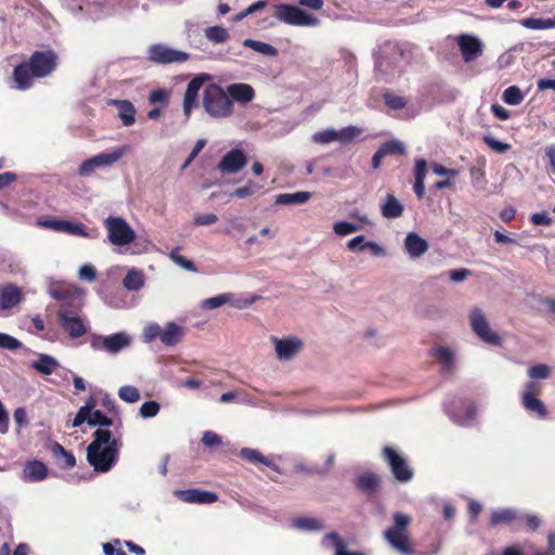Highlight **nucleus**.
Segmentation results:
<instances>
[{"label": "nucleus", "mask_w": 555, "mask_h": 555, "mask_svg": "<svg viewBox=\"0 0 555 555\" xmlns=\"http://www.w3.org/2000/svg\"><path fill=\"white\" fill-rule=\"evenodd\" d=\"M379 485V478L376 474L367 473L361 475L357 480V486L363 492L374 493Z\"/></svg>", "instance_id": "obj_34"}, {"label": "nucleus", "mask_w": 555, "mask_h": 555, "mask_svg": "<svg viewBox=\"0 0 555 555\" xmlns=\"http://www.w3.org/2000/svg\"><path fill=\"white\" fill-rule=\"evenodd\" d=\"M430 353L443 364L444 369H450L454 362V352L448 347H435Z\"/></svg>", "instance_id": "obj_40"}, {"label": "nucleus", "mask_w": 555, "mask_h": 555, "mask_svg": "<svg viewBox=\"0 0 555 555\" xmlns=\"http://www.w3.org/2000/svg\"><path fill=\"white\" fill-rule=\"evenodd\" d=\"M160 405L156 401L144 402L139 410V414L142 418H151L158 414Z\"/></svg>", "instance_id": "obj_54"}, {"label": "nucleus", "mask_w": 555, "mask_h": 555, "mask_svg": "<svg viewBox=\"0 0 555 555\" xmlns=\"http://www.w3.org/2000/svg\"><path fill=\"white\" fill-rule=\"evenodd\" d=\"M524 93L517 86H511L503 91L502 100L507 105L516 106L524 101Z\"/></svg>", "instance_id": "obj_43"}, {"label": "nucleus", "mask_w": 555, "mask_h": 555, "mask_svg": "<svg viewBox=\"0 0 555 555\" xmlns=\"http://www.w3.org/2000/svg\"><path fill=\"white\" fill-rule=\"evenodd\" d=\"M361 227L359 224L349 221H339L333 224V230L338 236H346L351 233L359 231Z\"/></svg>", "instance_id": "obj_47"}, {"label": "nucleus", "mask_w": 555, "mask_h": 555, "mask_svg": "<svg viewBox=\"0 0 555 555\" xmlns=\"http://www.w3.org/2000/svg\"><path fill=\"white\" fill-rule=\"evenodd\" d=\"M206 143H207V141H206L205 139H199V140L195 143V145H194V147H193L192 152L190 153L189 157H188V158L185 159V162L183 163V165H182V167H181L182 169H186V168L191 165V163L196 158V156H197V155L201 153V151L205 147Z\"/></svg>", "instance_id": "obj_61"}, {"label": "nucleus", "mask_w": 555, "mask_h": 555, "mask_svg": "<svg viewBox=\"0 0 555 555\" xmlns=\"http://www.w3.org/2000/svg\"><path fill=\"white\" fill-rule=\"evenodd\" d=\"M311 139L317 144H328L332 142H337L336 129L327 128L315 132Z\"/></svg>", "instance_id": "obj_46"}, {"label": "nucleus", "mask_w": 555, "mask_h": 555, "mask_svg": "<svg viewBox=\"0 0 555 555\" xmlns=\"http://www.w3.org/2000/svg\"><path fill=\"white\" fill-rule=\"evenodd\" d=\"M21 291L13 284H8L0 291V308L3 310L15 307L21 301Z\"/></svg>", "instance_id": "obj_24"}, {"label": "nucleus", "mask_w": 555, "mask_h": 555, "mask_svg": "<svg viewBox=\"0 0 555 555\" xmlns=\"http://www.w3.org/2000/svg\"><path fill=\"white\" fill-rule=\"evenodd\" d=\"M203 107L205 112L215 119H224L232 116L234 104L228 96L225 90L219 85L211 83L205 88L203 93Z\"/></svg>", "instance_id": "obj_5"}, {"label": "nucleus", "mask_w": 555, "mask_h": 555, "mask_svg": "<svg viewBox=\"0 0 555 555\" xmlns=\"http://www.w3.org/2000/svg\"><path fill=\"white\" fill-rule=\"evenodd\" d=\"M247 164V157L242 150L233 149L223 155L218 164V169L222 173H237Z\"/></svg>", "instance_id": "obj_18"}, {"label": "nucleus", "mask_w": 555, "mask_h": 555, "mask_svg": "<svg viewBox=\"0 0 555 555\" xmlns=\"http://www.w3.org/2000/svg\"><path fill=\"white\" fill-rule=\"evenodd\" d=\"M383 455L397 480L408 482L412 479V469L409 467L406 461L393 449L389 447L384 448Z\"/></svg>", "instance_id": "obj_14"}, {"label": "nucleus", "mask_w": 555, "mask_h": 555, "mask_svg": "<svg viewBox=\"0 0 555 555\" xmlns=\"http://www.w3.org/2000/svg\"><path fill=\"white\" fill-rule=\"evenodd\" d=\"M57 320L62 328L72 338L82 337L89 331V326L82 318L75 315L65 309H60L57 311Z\"/></svg>", "instance_id": "obj_13"}, {"label": "nucleus", "mask_w": 555, "mask_h": 555, "mask_svg": "<svg viewBox=\"0 0 555 555\" xmlns=\"http://www.w3.org/2000/svg\"><path fill=\"white\" fill-rule=\"evenodd\" d=\"M57 366L59 362L52 356L46 353H40L38 359L31 362V367L43 375L52 374Z\"/></svg>", "instance_id": "obj_26"}, {"label": "nucleus", "mask_w": 555, "mask_h": 555, "mask_svg": "<svg viewBox=\"0 0 555 555\" xmlns=\"http://www.w3.org/2000/svg\"><path fill=\"white\" fill-rule=\"evenodd\" d=\"M119 398L128 403H135L140 400V393L134 386H121L118 390Z\"/></svg>", "instance_id": "obj_48"}, {"label": "nucleus", "mask_w": 555, "mask_h": 555, "mask_svg": "<svg viewBox=\"0 0 555 555\" xmlns=\"http://www.w3.org/2000/svg\"><path fill=\"white\" fill-rule=\"evenodd\" d=\"M274 344L276 358L281 361H288L295 358L302 349L304 343L300 338L289 336L285 338H271Z\"/></svg>", "instance_id": "obj_15"}, {"label": "nucleus", "mask_w": 555, "mask_h": 555, "mask_svg": "<svg viewBox=\"0 0 555 555\" xmlns=\"http://www.w3.org/2000/svg\"><path fill=\"white\" fill-rule=\"evenodd\" d=\"M204 34L206 39L212 43H224L229 39V33L222 26L207 27Z\"/></svg>", "instance_id": "obj_39"}, {"label": "nucleus", "mask_w": 555, "mask_h": 555, "mask_svg": "<svg viewBox=\"0 0 555 555\" xmlns=\"http://www.w3.org/2000/svg\"><path fill=\"white\" fill-rule=\"evenodd\" d=\"M274 16L292 26H318L320 21L306 10L293 4H276L274 7Z\"/></svg>", "instance_id": "obj_7"}, {"label": "nucleus", "mask_w": 555, "mask_h": 555, "mask_svg": "<svg viewBox=\"0 0 555 555\" xmlns=\"http://www.w3.org/2000/svg\"><path fill=\"white\" fill-rule=\"evenodd\" d=\"M470 275H472V271L468 269H465V268L451 270L449 272V278L454 283L463 282Z\"/></svg>", "instance_id": "obj_64"}, {"label": "nucleus", "mask_w": 555, "mask_h": 555, "mask_svg": "<svg viewBox=\"0 0 555 555\" xmlns=\"http://www.w3.org/2000/svg\"><path fill=\"white\" fill-rule=\"evenodd\" d=\"M90 426H105L108 427L113 424V421L107 417L103 412L95 410L90 413V417L86 420Z\"/></svg>", "instance_id": "obj_51"}, {"label": "nucleus", "mask_w": 555, "mask_h": 555, "mask_svg": "<svg viewBox=\"0 0 555 555\" xmlns=\"http://www.w3.org/2000/svg\"><path fill=\"white\" fill-rule=\"evenodd\" d=\"M404 248L412 259H416L428 250V243L417 233L410 232L404 238Z\"/></svg>", "instance_id": "obj_21"}, {"label": "nucleus", "mask_w": 555, "mask_h": 555, "mask_svg": "<svg viewBox=\"0 0 555 555\" xmlns=\"http://www.w3.org/2000/svg\"><path fill=\"white\" fill-rule=\"evenodd\" d=\"M384 98L386 105L393 109L403 108L406 104L404 98L397 94L386 93Z\"/></svg>", "instance_id": "obj_60"}, {"label": "nucleus", "mask_w": 555, "mask_h": 555, "mask_svg": "<svg viewBox=\"0 0 555 555\" xmlns=\"http://www.w3.org/2000/svg\"><path fill=\"white\" fill-rule=\"evenodd\" d=\"M130 152V146L121 145L112 151L99 153L83 160L78 169L81 177L91 176L96 169L108 168L116 164L124 155Z\"/></svg>", "instance_id": "obj_6"}, {"label": "nucleus", "mask_w": 555, "mask_h": 555, "mask_svg": "<svg viewBox=\"0 0 555 555\" xmlns=\"http://www.w3.org/2000/svg\"><path fill=\"white\" fill-rule=\"evenodd\" d=\"M228 96L233 101L245 105L255 99V90L248 83L235 82L227 87Z\"/></svg>", "instance_id": "obj_19"}, {"label": "nucleus", "mask_w": 555, "mask_h": 555, "mask_svg": "<svg viewBox=\"0 0 555 555\" xmlns=\"http://www.w3.org/2000/svg\"><path fill=\"white\" fill-rule=\"evenodd\" d=\"M322 543L323 545L332 543L335 548V555H363L360 552L347 551L345 541L336 532L325 534L323 537Z\"/></svg>", "instance_id": "obj_29"}, {"label": "nucleus", "mask_w": 555, "mask_h": 555, "mask_svg": "<svg viewBox=\"0 0 555 555\" xmlns=\"http://www.w3.org/2000/svg\"><path fill=\"white\" fill-rule=\"evenodd\" d=\"M517 518V512L511 508L495 509L491 513L490 524L496 526L499 524H511Z\"/></svg>", "instance_id": "obj_36"}, {"label": "nucleus", "mask_w": 555, "mask_h": 555, "mask_svg": "<svg viewBox=\"0 0 555 555\" xmlns=\"http://www.w3.org/2000/svg\"><path fill=\"white\" fill-rule=\"evenodd\" d=\"M262 186L255 182V181H248V183L245 186L237 188L234 190L230 196L236 197V198H245L248 196H253L256 194Z\"/></svg>", "instance_id": "obj_45"}, {"label": "nucleus", "mask_w": 555, "mask_h": 555, "mask_svg": "<svg viewBox=\"0 0 555 555\" xmlns=\"http://www.w3.org/2000/svg\"><path fill=\"white\" fill-rule=\"evenodd\" d=\"M109 104L117 108L118 117L125 127L132 126L135 122L137 109L130 101L111 100Z\"/></svg>", "instance_id": "obj_23"}, {"label": "nucleus", "mask_w": 555, "mask_h": 555, "mask_svg": "<svg viewBox=\"0 0 555 555\" xmlns=\"http://www.w3.org/2000/svg\"><path fill=\"white\" fill-rule=\"evenodd\" d=\"M293 527L305 531H318L324 528L323 521L318 518L300 517L292 521Z\"/></svg>", "instance_id": "obj_37"}, {"label": "nucleus", "mask_w": 555, "mask_h": 555, "mask_svg": "<svg viewBox=\"0 0 555 555\" xmlns=\"http://www.w3.org/2000/svg\"><path fill=\"white\" fill-rule=\"evenodd\" d=\"M21 346L22 343L17 338L5 333H0V348L7 350H16L21 348Z\"/></svg>", "instance_id": "obj_57"}, {"label": "nucleus", "mask_w": 555, "mask_h": 555, "mask_svg": "<svg viewBox=\"0 0 555 555\" xmlns=\"http://www.w3.org/2000/svg\"><path fill=\"white\" fill-rule=\"evenodd\" d=\"M403 212V206L401 203L392 195L388 194L386 203L382 206V215L388 219L399 218Z\"/></svg>", "instance_id": "obj_30"}, {"label": "nucleus", "mask_w": 555, "mask_h": 555, "mask_svg": "<svg viewBox=\"0 0 555 555\" xmlns=\"http://www.w3.org/2000/svg\"><path fill=\"white\" fill-rule=\"evenodd\" d=\"M243 46L246 48H250L254 51H256L262 55H266V56L274 57L278 55V50L273 46H271L267 42H263V41H258V40H254V39H245L243 41Z\"/></svg>", "instance_id": "obj_35"}, {"label": "nucleus", "mask_w": 555, "mask_h": 555, "mask_svg": "<svg viewBox=\"0 0 555 555\" xmlns=\"http://www.w3.org/2000/svg\"><path fill=\"white\" fill-rule=\"evenodd\" d=\"M457 46L462 53L463 60L466 63L478 59L483 51V44L481 40L478 37L468 34H462L457 37Z\"/></svg>", "instance_id": "obj_17"}, {"label": "nucleus", "mask_w": 555, "mask_h": 555, "mask_svg": "<svg viewBox=\"0 0 555 555\" xmlns=\"http://www.w3.org/2000/svg\"><path fill=\"white\" fill-rule=\"evenodd\" d=\"M56 67V54L52 50L36 51L29 63L20 64L14 68L13 80L18 90L28 89L33 77H46Z\"/></svg>", "instance_id": "obj_2"}, {"label": "nucleus", "mask_w": 555, "mask_h": 555, "mask_svg": "<svg viewBox=\"0 0 555 555\" xmlns=\"http://www.w3.org/2000/svg\"><path fill=\"white\" fill-rule=\"evenodd\" d=\"M483 141L494 152L503 154L511 149L508 143L501 142L491 135H485Z\"/></svg>", "instance_id": "obj_56"}, {"label": "nucleus", "mask_w": 555, "mask_h": 555, "mask_svg": "<svg viewBox=\"0 0 555 555\" xmlns=\"http://www.w3.org/2000/svg\"><path fill=\"white\" fill-rule=\"evenodd\" d=\"M95 399L93 397H89L88 400L86 401V404L78 410L72 426L79 427L80 425H82L86 422V420L90 417V413L95 411Z\"/></svg>", "instance_id": "obj_38"}, {"label": "nucleus", "mask_w": 555, "mask_h": 555, "mask_svg": "<svg viewBox=\"0 0 555 555\" xmlns=\"http://www.w3.org/2000/svg\"><path fill=\"white\" fill-rule=\"evenodd\" d=\"M230 298V293H222L217 296L204 299L201 301L199 307L203 310H215L224 305H228Z\"/></svg>", "instance_id": "obj_42"}, {"label": "nucleus", "mask_w": 555, "mask_h": 555, "mask_svg": "<svg viewBox=\"0 0 555 555\" xmlns=\"http://www.w3.org/2000/svg\"><path fill=\"white\" fill-rule=\"evenodd\" d=\"M37 225L44 229H50L56 232H62L70 235L81 237H92L88 229L82 222H72L61 219H39Z\"/></svg>", "instance_id": "obj_12"}, {"label": "nucleus", "mask_w": 555, "mask_h": 555, "mask_svg": "<svg viewBox=\"0 0 555 555\" xmlns=\"http://www.w3.org/2000/svg\"><path fill=\"white\" fill-rule=\"evenodd\" d=\"M219 220V217L214 212H197L193 216V224L196 227H205L215 224Z\"/></svg>", "instance_id": "obj_52"}, {"label": "nucleus", "mask_w": 555, "mask_h": 555, "mask_svg": "<svg viewBox=\"0 0 555 555\" xmlns=\"http://www.w3.org/2000/svg\"><path fill=\"white\" fill-rule=\"evenodd\" d=\"M190 53L172 49L166 44H154L149 49V60L157 64L184 63Z\"/></svg>", "instance_id": "obj_11"}, {"label": "nucleus", "mask_w": 555, "mask_h": 555, "mask_svg": "<svg viewBox=\"0 0 555 555\" xmlns=\"http://www.w3.org/2000/svg\"><path fill=\"white\" fill-rule=\"evenodd\" d=\"M108 241L115 246H127L135 240V232L121 217H107L104 220Z\"/></svg>", "instance_id": "obj_9"}, {"label": "nucleus", "mask_w": 555, "mask_h": 555, "mask_svg": "<svg viewBox=\"0 0 555 555\" xmlns=\"http://www.w3.org/2000/svg\"><path fill=\"white\" fill-rule=\"evenodd\" d=\"M182 334V328L176 323H168L164 328L162 327L160 340L166 346H173L179 341Z\"/></svg>", "instance_id": "obj_31"}, {"label": "nucleus", "mask_w": 555, "mask_h": 555, "mask_svg": "<svg viewBox=\"0 0 555 555\" xmlns=\"http://www.w3.org/2000/svg\"><path fill=\"white\" fill-rule=\"evenodd\" d=\"M78 276L80 280L93 282L96 279V269L90 263H85L79 268Z\"/></svg>", "instance_id": "obj_59"}, {"label": "nucleus", "mask_w": 555, "mask_h": 555, "mask_svg": "<svg viewBox=\"0 0 555 555\" xmlns=\"http://www.w3.org/2000/svg\"><path fill=\"white\" fill-rule=\"evenodd\" d=\"M240 455L249 463H253V464L261 463L274 470H278L276 464H274L269 457L263 456L256 449L243 448L240 451Z\"/></svg>", "instance_id": "obj_28"}, {"label": "nucleus", "mask_w": 555, "mask_h": 555, "mask_svg": "<svg viewBox=\"0 0 555 555\" xmlns=\"http://www.w3.org/2000/svg\"><path fill=\"white\" fill-rule=\"evenodd\" d=\"M162 327L156 323H151L144 327L143 337L144 341L151 343L155 338L160 339Z\"/></svg>", "instance_id": "obj_58"}, {"label": "nucleus", "mask_w": 555, "mask_h": 555, "mask_svg": "<svg viewBox=\"0 0 555 555\" xmlns=\"http://www.w3.org/2000/svg\"><path fill=\"white\" fill-rule=\"evenodd\" d=\"M169 257H170V259L176 264H178L179 267H181V268H183V269H185L188 271H195L196 270L193 261L190 260V259H186L184 256H182L179 253L178 248L171 250L170 254H169Z\"/></svg>", "instance_id": "obj_53"}, {"label": "nucleus", "mask_w": 555, "mask_h": 555, "mask_svg": "<svg viewBox=\"0 0 555 555\" xmlns=\"http://www.w3.org/2000/svg\"><path fill=\"white\" fill-rule=\"evenodd\" d=\"M145 284V275L139 269H130L122 280V285L126 289L137 292Z\"/></svg>", "instance_id": "obj_27"}, {"label": "nucleus", "mask_w": 555, "mask_h": 555, "mask_svg": "<svg viewBox=\"0 0 555 555\" xmlns=\"http://www.w3.org/2000/svg\"><path fill=\"white\" fill-rule=\"evenodd\" d=\"M408 63V55L398 46L386 44L379 50L375 70L385 81H391L400 77Z\"/></svg>", "instance_id": "obj_3"}, {"label": "nucleus", "mask_w": 555, "mask_h": 555, "mask_svg": "<svg viewBox=\"0 0 555 555\" xmlns=\"http://www.w3.org/2000/svg\"><path fill=\"white\" fill-rule=\"evenodd\" d=\"M521 25L528 29L540 30L555 28V18L529 17L521 21Z\"/></svg>", "instance_id": "obj_41"}, {"label": "nucleus", "mask_w": 555, "mask_h": 555, "mask_svg": "<svg viewBox=\"0 0 555 555\" xmlns=\"http://www.w3.org/2000/svg\"><path fill=\"white\" fill-rule=\"evenodd\" d=\"M366 241L363 235H358L347 242V248L350 251H361L366 248Z\"/></svg>", "instance_id": "obj_63"}, {"label": "nucleus", "mask_w": 555, "mask_h": 555, "mask_svg": "<svg viewBox=\"0 0 555 555\" xmlns=\"http://www.w3.org/2000/svg\"><path fill=\"white\" fill-rule=\"evenodd\" d=\"M230 297L228 305L240 310L247 309L255 301V297H237L233 293H230Z\"/></svg>", "instance_id": "obj_55"}, {"label": "nucleus", "mask_w": 555, "mask_h": 555, "mask_svg": "<svg viewBox=\"0 0 555 555\" xmlns=\"http://www.w3.org/2000/svg\"><path fill=\"white\" fill-rule=\"evenodd\" d=\"M211 79L209 74H201L194 77L186 86V90L183 96V113L186 117H190L192 109L197 105V98L201 88L205 81Z\"/></svg>", "instance_id": "obj_16"}, {"label": "nucleus", "mask_w": 555, "mask_h": 555, "mask_svg": "<svg viewBox=\"0 0 555 555\" xmlns=\"http://www.w3.org/2000/svg\"><path fill=\"white\" fill-rule=\"evenodd\" d=\"M119 447L120 442L108 429L99 428L87 448V460L95 472L107 473L116 463Z\"/></svg>", "instance_id": "obj_1"}, {"label": "nucleus", "mask_w": 555, "mask_h": 555, "mask_svg": "<svg viewBox=\"0 0 555 555\" xmlns=\"http://www.w3.org/2000/svg\"><path fill=\"white\" fill-rule=\"evenodd\" d=\"M468 321L472 331L480 340L492 346H500L502 344L501 336L491 330L486 313L481 308H472L468 313Z\"/></svg>", "instance_id": "obj_8"}, {"label": "nucleus", "mask_w": 555, "mask_h": 555, "mask_svg": "<svg viewBox=\"0 0 555 555\" xmlns=\"http://www.w3.org/2000/svg\"><path fill=\"white\" fill-rule=\"evenodd\" d=\"M362 129L356 126H348L339 130L336 129L337 142L341 144L350 143L353 139L360 135Z\"/></svg>", "instance_id": "obj_44"}, {"label": "nucleus", "mask_w": 555, "mask_h": 555, "mask_svg": "<svg viewBox=\"0 0 555 555\" xmlns=\"http://www.w3.org/2000/svg\"><path fill=\"white\" fill-rule=\"evenodd\" d=\"M385 156L387 155H403L405 153V147L402 142L398 140H392L385 142L379 147Z\"/></svg>", "instance_id": "obj_49"}, {"label": "nucleus", "mask_w": 555, "mask_h": 555, "mask_svg": "<svg viewBox=\"0 0 555 555\" xmlns=\"http://www.w3.org/2000/svg\"><path fill=\"white\" fill-rule=\"evenodd\" d=\"M446 412L454 423L462 426L468 425L476 416V409L473 405H466L463 415L452 411L448 405H446Z\"/></svg>", "instance_id": "obj_33"}, {"label": "nucleus", "mask_w": 555, "mask_h": 555, "mask_svg": "<svg viewBox=\"0 0 555 555\" xmlns=\"http://www.w3.org/2000/svg\"><path fill=\"white\" fill-rule=\"evenodd\" d=\"M392 521V526L384 531L385 540L401 555H414L409 532L411 517L403 513H395Z\"/></svg>", "instance_id": "obj_4"}, {"label": "nucleus", "mask_w": 555, "mask_h": 555, "mask_svg": "<svg viewBox=\"0 0 555 555\" xmlns=\"http://www.w3.org/2000/svg\"><path fill=\"white\" fill-rule=\"evenodd\" d=\"M169 92L165 89H157L150 93L149 101L151 104H164L168 101Z\"/></svg>", "instance_id": "obj_62"}, {"label": "nucleus", "mask_w": 555, "mask_h": 555, "mask_svg": "<svg viewBox=\"0 0 555 555\" xmlns=\"http://www.w3.org/2000/svg\"><path fill=\"white\" fill-rule=\"evenodd\" d=\"M312 194L308 191L295 193H281L275 196V205H302L311 198Z\"/></svg>", "instance_id": "obj_25"}, {"label": "nucleus", "mask_w": 555, "mask_h": 555, "mask_svg": "<svg viewBox=\"0 0 555 555\" xmlns=\"http://www.w3.org/2000/svg\"><path fill=\"white\" fill-rule=\"evenodd\" d=\"M176 496L186 503L209 504L217 501L218 496L214 492L202 491L197 489L178 490Z\"/></svg>", "instance_id": "obj_20"}, {"label": "nucleus", "mask_w": 555, "mask_h": 555, "mask_svg": "<svg viewBox=\"0 0 555 555\" xmlns=\"http://www.w3.org/2000/svg\"><path fill=\"white\" fill-rule=\"evenodd\" d=\"M48 475L46 465L40 461H29L21 474L22 480L25 482H38L43 480Z\"/></svg>", "instance_id": "obj_22"}, {"label": "nucleus", "mask_w": 555, "mask_h": 555, "mask_svg": "<svg viewBox=\"0 0 555 555\" xmlns=\"http://www.w3.org/2000/svg\"><path fill=\"white\" fill-rule=\"evenodd\" d=\"M132 343V338L125 332L115 333L113 335L102 336L93 334L90 345L94 350H102L115 354L128 348Z\"/></svg>", "instance_id": "obj_10"}, {"label": "nucleus", "mask_w": 555, "mask_h": 555, "mask_svg": "<svg viewBox=\"0 0 555 555\" xmlns=\"http://www.w3.org/2000/svg\"><path fill=\"white\" fill-rule=\"evenodd\" d=\"M522 405L526 411L538 415L540 418H544L547 415L545 404L537 397H522Z\"/></svg>", "instance_id": "obj_32"}, {"label": "nucleus", "mask_w": 555, "mask_h": 555, "mask_svg": "<svg viewBox=\"0 0 555 555\" xmlns=\"http://www.w3.org/2000/svg\"><path fill=\"white\" fill-rule=\"evenodd\" d=\"M551 367L547 364L541 363L531 366L528 370V376L531 379H546L551 376Z\"/></svg>", "instance_id": "obj_50"}]
</instances>
